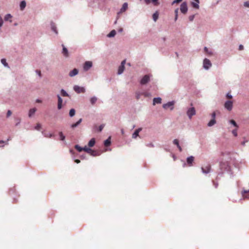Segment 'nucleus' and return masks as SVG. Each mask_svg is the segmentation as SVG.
Instances as JSON below:
<instances>
[{
    "instance_id": "nucleus-20",
    "label": "nucleus",
    "mask_w": 249,
    "mask_h": 249,
    "mask_svg": "<svg viewBox=\"0 0 249 249\" xmlns=\"http://www.w3.org/2000/svg\"><path fill=\"white\" fill-rule=\"evenodd\" d=\"M161 103V98L160 97H155L153 99V104L155 105L156 104H160Z\"/></svg>"
},
{
    "instance_id": "nucleus-42",
    "label": "nucleus",
    "mask_w": 249,
    "mask_h": 249,
    "mask_svg": "<svg viewBox=\"0 0 249 249\" xmlns=\"http://www.w3.org/2000/svg\"><path fill=\"white\" fill-rule=\"evenodd\" d=\"M151 2L154 6H158L160 4L159 0H151Z\"/></svg>"
},
{
    "instance_id": "nucleus-49",
    "label": "nucleus",
    "mask_w": 249,
    "mask_h": 249,
    "mask_svg": "<svg viewBox=\"0 0 249 249\" xmlns=\"http://www.w3.org/2000/svg\"><path fill=\"white\" fill-rule=\"evenodd\" d=\"M12 114V112L10 110H8L7 112L6 117L8 118L10 117Z\"/></svg>"
},
{
    "instance_id": "nucleus-52",
    "label": "nucleus",
    "mask_w": 249,
    "mask_h": 249,
    "mask_svg": "<svg viewBox=\"0 0 249 249\" xmlns=\"http://www.w3.org/2000/svg\"><path fill=\"white\" fill-rule=\"evenodd\" d=\"M211 116H212V119H215V117H216V113H215V112H213L212 113Z\"/></svg>"
},
{
    "instance_id": "nucleus-1",
    "label": "nucleus",
    "mask_w": 249,
    "mask_h": 249,
    "mask_svg": "<svg viewBox=\"0 0 249 249\" xmlns=\"http://www.w3.org/2000/svg\"><path fill=\"white\" fill-rule=\"evenodd\" d=\"M219 166L221 171L218 173V176H221L225 172L230 175L232 174L231 172V167L229 166V163L227 162H221Z\"/></svg>"
},
{
    "instance_id": "nucleus-57",
    "label": "nucleus",
    "mask_w": 249,
    "mask_h": 249,
    "mask_svg": "<svg viewBox=\"0 0 249 249\" xmlns=\"http://www.w3.org/2000/svg\"><path fill=\"white\" fill-rule=\"evenodd\" d=\"M125 63V60H124L123 61H122L120 66H124Z\"/></svg>"
},
{
    "instance_id": "nucleus-54",
    "label": "nucleus",
    "mask_w": 249,
    "mask_h": 249,
    "mask_svg": "<svg viewBox=\"0 0 249 249\" xmlns=\"http://www.w3.org/2000/svg\"><path fill=\"white\" fill-rule=\"evenodd\" d=\"M244 49V46L242 44L239 46V50H243Z\"/></svg>"
},
{
    "instance_id": "nucleus-39",
    "label": "nucleus",
    "mask_w": 249,
    "mask_h": 249,
    "mask_svg": "<svg viewBox=\"0 0 249 249\" xmlns=\"http://www.w3.org/2000/svg\"><path fill=\"white\" fill-rule=\"evenodd\" d=\"M12 18V16L10 14H7L5 16L4 19L5 21H8L9 19L11 18Z\"/></svg>"
},
{
    "instance_id": "nucleus-13",
    "label": "nucleus",
    "mask_w": 249,
    "mask_h": 249,
    "mask_svg": "<svg viewBox=\"0 0 249 249\" xmlns=\"http://www.w3.org/2000/svg\"><path fill=\"white\" fill-rule=\"evenodd\" d=\"M195 1H192L191 2V4L192 6L196 9H198L199 8V0H194Z\"/></svg>"
},
{
    "instance_id": "nucleus-51",
    "label": "nucleus",
    "mask_w": 249,
    "mask_h": 249,
    "mask_svg": "<svg viewBox=\"0 0 249 249\" xmlns=\"http://www.w3.org/2000/svg\"><path fill=\"white\" fill-rule=\"evenodd\" d=\"M41 127V125L39 124H37L36 126L35 127V129L36 130H39Z\"/></svg>"
},
{
    "instance_id": "nucleus-15",
    "label": "nucleus",
    "mask_w": 249,
    "mask_h": 249,
    "mask_svg": "<svg viewBox=\"0 0 249 249\" xmlns=\"http://www.w3.org/2000/svg\"><path fill=\"white\" fill-rule=\"evenodd\" d=\"M142 130V128H139L135 130L132 134V138L136 139L138 136L140 131Z\"/></svg>"
},
{
    "instance_id": "nucleus-8",
    "label": "nucleus",
    "mask_w": 249,
    "mask_h": 249,
    "mask_svg": "<svg viewBox=\"0 0 249 249\" xmlns=\"http://www.w3.org/2000/svg\"><path fill=\"white\" fill-rule=\"evenodd\" d=\"M196 109L194 107L189 108L187 111V114L190 119L192 118L193 116L196 114Z\"/></svg>"
},
{
    "instance_id": "nucleus-36",
    "label": "nucleus",
    "mask_w": 249,
    "mask_h": 249,
    "mask_svg": "<svg viewBox=\"0 0 249 249\" xmlns=\"http://www.w3.org/2000/svg\"><path fill=\"white\" fill-rule=\"evenodd\" d=\"M229 123H230L232 125H233L234 126H235L236 127V128H238L239 126L237 124V123H236V122L233 120H231L229 121Z\"/></svg>"
},
{
    "instance_id": "nucleus-61",
    "label": "nucleus",
    "mask_w": 249,
    "mask_h": 249,
    "mask_svg": "<svg viewBox=\"0 0 249 249\" xmlns=\"http://www.w3.org/2000/svg\"><path fill=\"white\" fill-rule=\"evenodd\" d=\"M175 3H178V1H177V0H174L172 2V5H173Z\"/></svg>"
},
{
    "instance_id": "nucleus-37",
    "label": "nucleus",
    "mask_w": 249,
    "mask_h": 249,
    "mask_svg": "<svg viewBox=\"0 0 249 249\" xmlns=\"http://www.w3.org/2000/svg\"><path fill=\"white\" fill-rule=\"evenodd\" d=\"M1 63L2 65L5 67H9L8 64L6 62V60L4 58H2L1 59Z\"/></svg>"
},
{
    "instance_id": "nucleus-59",
    "label": "nucleus",
    "mask_w": 249,
    "mask_h": 249,
    "mask_svg": "<svg viewBox=\"0 0 249 249\" xmlns=\"http://www.w3.org/2000/svg\"><path fill=\"white\" fill-rule=\"evenodd\" d=\"M142 95H143L145 97H147L148 96V93L147 92H142Z\"/></svg>"
},
{
    "instance_id": "nucleus-29",
    "label": "nucleus",
    "mask_w": 249,
    "mask_h": 249,
    "mask_svg": "<svg viewBox=\"0 0 249 249\" xmlns=\"http://www.w3.org/2000/svg\"><path fill=\"white\" fill-rule=\"evenodd\" d=\"M61 94L63 97H69V94L64 89L60 90Z\"/></svg>"
},
{
    "instance_id": "nucleus-2",
    "label": "nucleus",
    "mask_w": 249,
    "mask_h": 249,
    "mask_svg": "<svg viewBox=\"0 0 249 249\" xmlns=\"http://www.w3.org/2000/svg\"><path fill=\"white\" fill-rule=\"evenodd\" d=\"M84 151L93 157L100 155V153L99 152L93 150L89 147H87L86 146H85Z\"/></svg>"
},
{
    "instance_id": "nucleus-5",
    "label": "nucleus",
    "mask_w": 249,
    "mask_h": 249,
    "mask_svg": "<svg viewBox=\"0 0 249 249\" xmlns=\"http://www.w3.org/2000/svg\"><path fill=\"white\" fill-rule=\"evenodd\" d=\"M73 90L77 93H85L86 91L85 89L83 87H80L78 85H75L73 86Z\"/></svg>"
},
{
    "instance_id": "nucleus-32",
    "label": "nucleus",
    "mask_w": 249,
    "mask_h": 249,
    "mask_svg": "<svg viewBox=\"0 0 249 249\" xmlns=\"http://www.w3.org/2000/svg\"><path fill=\"white\" fill-rule=\"evenodd\" d=\"M159 18V13L156 11L153 15V19L154 21H156Z\"/></svg>"
},
{
    "instance_id": "nucleus-3",
    "label": "nucleus",
    "mask_w": 249,
    "mask_h": 249,
    "mask_svg": "<svg viewBox=\"0 0 249 249\" xmlns=\"http://www.w3.org/2000/svg\"><path fill=\"white\" fill-rule=\"evenodd\" d=\"M175 104V101H170L166 104H164L162 105V107L165 109H167V108H169L171 110H173L174 108Z\"/></svg>"
},
{
    "instance_id": "nucleus-21",
    "label": "nucleus",
    "mask_w": 249,
    "mask_h": 249,
    "mask_svg": "<svg viewBox=\"0 0 249 249\" xmlns=\"http://www.w3.org/2000/svg\"><path fill=\"white\" fill-rule=\"evenodd\" d=\"M26 6V2L25 0H22L20 2V4H19L20 10H21V11L25 9Z\"/></svg>"
},
{
    "instance_id": "nucleus-33",
    "label": "nucleus",
    "mask_w": 249,
    "mask_h": 249,
    "mask_svg": "<svg viewBox=\"0 0 249 249\" xmlns=\"http://www.w3.org/2000/svg\"><path fill=\"white\" fill-rule=\"evenodd\" d=\"M75 148L78 151V152H81L82 151L85 150V147H82L80 146L79 145L76 144L74 146Z\"/></svg>"
},
{
    "instance_id": "nucleus-27",
    "label": "nucleus",
    "mask_w": 249,
    "mask_h": 249,
    "mask_svg": "<svg viewBox=\"0 0 249 249\" xmlns=\"http://www.w3.org/2000/svg\"><path fill=\"white\" fill-rule=\"evenodd\" d=\"M95 143V140L94 138H92L88 142V145L89 147H93Z\"/></svg>"
},
{
    "instance_id": "nucleus-55",
    "label": "nucleus",
    "mask_w": 249,
    "mask_h": 249,
    "mask_svg": "<svg viewBox=\"0 0 249 249\" xmlns=\"http://www.w3.org/2000/svg\"><path fill=\"white\" fill-rule=\"evenodd\" d=\"M146 146L151 147H153L154 146V144L152 143H148L146 144Z\"/></svg>"
},
{
    "instance_id": "nucleus-4",
    "label": "nucleus",
    "mask_w": 249,
    "mask_h": 249,
    "mask_svg": "<svg viewBox=\"0 0 249 249\" xmlns=\"http://www.w3.org/2000/svg\"><path fill=\"white\" fill-rule=\"evenodd\" d=\"M180 10L181 12L185 14L188 11L187 3L186 1L183 2L180 6Z\"/></svg>"
},
{
    "instance_id": "nucleus-10",
    "label": "nucleus",
    "mask_w": 249,
    "mask_h": 249,
    "mask_svg": "<svg viewBox=\"0 0 249 249\" xmlns=\"http://www.w3.org/2000/svg\"><path fill=\"white\" fill-rule=\"evenodd\" d=\"M233 107V103L231 101H227L224 104V107L229 111H231Z\"/></svg>"
},
{
    "instance_id": "nucleus-45",
    "label": "nucleus",
    "mask_w": 249,
    "mask_h": 249,
    "mask_svg": "<svg viewBox=\"0 0 249 249\" xmlns=\"http://www.w3.org/2000/svg\"><path fill=\"white\" fill-rule=\"evenodd\" d=\"M237 128H236L232 130V133L233 134V135L234 136L236 137L237 136Z\"/></svg>"
},
{
    "instance_id": "nucleus-40",
    "label": "nucleus",
    "mask_w": 249,
    "mask_h": 249,
    "mask_svg": "<svg viewBox=\"0 0 249 249\" xmlns=\"http://www.w3.org/2000/svg\"><path fill=\"white\" fill-rule=\"evenodd\" d=\"M178 8H177L176 9H175V21H177V20L178 19Z\"/></svg>"
},
{
    "instance_id": "nucleus-11",
    "label": "nucleus",
    "mask_w": 249,
    "mask_h": 249,
    "mask_svg": "<svg viewBox=\"0 0 249 249\" xmlns=\"http://www.w3.org/2000/svg\"><path fill=\"white\" fill-rule=\"evenodd\" d=\"M211 168V167L210 164L207 165L205 167H201L202 172L203 174H208L210 172Z\"/></svg>"
},
{
    "instance_id": "nucleus-7",
    "label": "nucleus",
    "mask_w": 249,
    "mask_h": 249,
    "mask_svg": "<svg viewBox=\"0 0 249 249\" xmlns=\"http://www.w3.org/2000/svg\"><path fill=\"white\" fill-rule=\"evenodd\" d=\"M150 81V75L146 74L143 76L140 81V84L144 85L148 83Z\"/></svg>"
},
{
    "instance_id": "nucleus-19",
    "label": "nucleus",
    "mask_w": 249,
    "mask_h": 249,
    "mask_svg": "<svg viewBox=\"0 0 249 249\" xmlns=\"http://www.w3.org/2000/svg\"><path fill=\"white\" fill-rule=\"evenodd\" d=\"M51 27L52 30L55 33L56 35L58 34V31L57 30V28L56 25L53 22H51Z\"/></svg>"
},
{
    "instance_id": "nucleus-24",
    "label": "nucleus",
    "mask_w": 249,
    "mask_h": 249,
    "mask_svg": "<svg viewBox=\"0 0 249 249\" xmlns=\"http://www.w3.org/2000/svg\"><path fill=\"white\" fill-rule=\"evenodd\" d=\"M104 144L105 146H109L111 144V137H109L104 141Z\"/></svg>"
},
{
    "instance_id": "nucleus-48",
    "label": "nucleus",
    "mask_w": 249,
    "mask_h": 249,
    "mask_svg": "<svg viewBox=\"0 0 249 249\" xmlns=\"http://www.w3.org/2000/svg\"><path fill=\"white\" fill-rule=\"evenodd\" d=\"M244 6L246 7H249V1H246L244 2Z\"/></svg>"
},
{
    "instance_id": "nucleus-31",
    "label": "nucleus",
    "mask_w": 249,
    "mask_h": 249,
    "mask_svg": "<svg viewBox=\"0 0 249 249\" xmlns=\"http://www.w3.org/2000/svg\"><path fill=\"white\" fill-rule=\"evenodd\" d=\"M104 126H105V124H102L97 128V125H95L94 126V129L97 128L99 132H101L102 131L103 129L104 128Z\"/></svg>"
},
{
    "instance_id": "nucleus-44",
    "label": "nucleus",
    "mask_w": 249,
    "mask_h": 249,
    "mask_svg": "<svg viewBox=\"0 0 249 249\" xmlns=\"http://www.w3.org/2000/svg\"><path fill=\"white\" fill-rule=\"evenodd\" d=\"M173 142L174 144L176 145L177 147L179 145V142L178 139H174L173 141Z\"/></svg>"
},
{
    "instance_id": "nucleus-53",
    "label": "nucleus",
    "mask_w": 249,
    "mask_h": 249,
    "mask_svg": "<svg viewBox=\"0 0 249 249\" xmlns=\"http://www.w3.org/2000/svg\"><path fill=\"white\" fill-rule=\"evenodd\" d=\"M226 97L228 98L231 99L232 98V96L230 93H228L226 95Z\"/></svg>"
},
{
    "instance_id": "nucleus-58",
    "label": "nucleus",
    "mask_w": 249,
    "mask_h": 249,
    "mask_svg": "<svg viewBox=\"0 0 249 249\" xmlns=\"http://www.w3.org/2000/svg\"><path fill=\"white\" fill-rule=\"evenodd\" d=\"M213 185L214 186L215 188H216L218 186V183L217 182H214V181H213Z\"/></svg>"
},
{
    "instance_id": "nucleus-43",
    "label": "nucleus",
    "mask_w": 249,
    "mask_h": 249,
    "mask_svg": "<svg viewBox=\"0 0 249 249\" xmlns=\"http://www.w3.org/2000/svg\"><path fill=\"white\" fill-rule=\"evenodd\" d=\"M44 136L45 137L52 138L54 136V135L51 133H45Z\"/></svg>"
},
{
    "instance_id": "nucleus-62",
    "label": "nucleus",
    "mask_w": 249,
    "mask_h": 249,
    "mask_svg": "<svg viewBox=\"0 0 249 249\" xmlns=\"http://www.w3.org/2000/svg\"><path fill=\"white\" fill-rule=\"evenodd\" d=\"M75 162L76 163H79L80 162V160H79L76 159V160H75Z\"/></svg>"
},
{
    "instance_id": "nucleus-17",
    "label": "nucleus",
    "mask_w": 249,
    "mask_h": 249,
    "mask_svg": "<svg viewBox=\"0 0 249 249\" xmlns=\"http://www.w3.org/2000/svg\"><path fill=\"white\" fill-rule=\"evenodd\" d=\"M62 46L63 47L62 53H63V54L64 56H65L66 57H68L69 53H68V49L63 44L62 45Z\"/></svg>"
},
{
    "instance_id": "nucleus-47",
    "label": "nucleus",
    "mask_w": 249,
    "mask_h": 249,
    "mask_svg": "<svg viewBox=\"0 0 249 249\" xmlns=\"http://www.w3.org/2000/svg\"><path fill=\"white\" fill-rule=\"evenodd\" d=\"M195 18V15H193L189 17V19L190 21H193Z\"/></svg>"
},
{
    "instance_id": "nucleus-18",
    "label": "nucleus",
    "mask_w": 249,
    "mask_h": 249,
    "mask_svg": "<svg viewBox=\"0 0 249 249\" xmlns=\"http://www.w3.org/2000/svg\"><path fill=\"white\" fill-rule=\"evenodd\" d=\"M242 195L244 197L249 198V190L243 189L242 191Z\"/></svg>"
},
{
    "instance_id": "nucleus-22",
    "label": "nucleus",
    "mask_w": 249,
    "mask_h": 249,
    "mask_svg": "<svg viewBox=\"0 0 249 249\" xmlns=\"http://www.w3.org/2000/svg\"><path fill=\"white\" fill-rule=\"evenodd\" d=\"M36 111V109L35 107L30 109L29 111L28 116L30 118L32 117V116L35 113Z\"/></svg>"
},
{
    "instance_id": "nucleus-16",
    "label": "nucleus",
    "mask_w": 249,
    "mask_h": 249,
    "mask_svg": "<svg viewBox=\"0 0 249 249\" xmlns=\"http://www.w3.org/2000/svg\"><path fill=\"white\" fill-rule=\"evenodd\" d=\"M194 160V157L193 156H191L188 157L186 159L187 163L189 166H191L192 165L193 162Z\"/></svg>"
},
{
    "instance_id": "nucleus-50",
    "label": "nucleus",
    "mask_w": 249,
    "mask_h": 249,
    "mask_svg": "<svg viewBox=\"0 0 249 249\" xmlns=\"http://www.w3.org/2000/svg\"><path fill=\"white\" fill-rule=\"evenodd\" d=\"M36 72L40 77H41V73L40 71L37 70L36 71Z\"/></svg>"
},
{
    "instance_id": "nucleus-60",
    "label": "nucleus",
    "mask_w": 249,
    "mask_h": 249,
    "mask_svg": "<svg viewBox=\"0 0 249 249\" xmlns=\"http://www.w3.org/2000/svg\"><path fill=\"white\" fill-rule=\"evenodd\" d=\"M177 147L178 148L180 152H181L182 151V149L180 145L178 146Z\"/></svg>"
},
{
    "instance_id": "nucleus-41",
    "label": "nucleus",
    "mask_w": 249,
    "mask_h": 249,
    "mask_svg": "<svg viewBox=\"0 0 249 249\" xmlns=\"http://www.w3.org/2000/svg\"><path fill=\"white\" fill-rule=\"evenodd\" d=\"M142 95V92H140L139 91H137L136 92V98L137 99V100H139L140 98V96L141 95Z\"/></svg>"
},
{
    "instance_id": "nucleus-64",
    "label": "nucleus",
    "mask_w": 249,
    "mask_h": 249,
    "mask_svg": "<svg viewBox=\"0 0 249 249\" xmlns=\"http://www.w3.org/2000/svg\"><path fill=\"white\" fill-rule=\"evenodd\" d=\"M246 142H247V141H243V142H242L241 144L244 146V145H245V143Z\"/></svg>"
},
{
    "instance_id": "nucleus-28",
    "label": "nucleus",
    "mask_w": 249,
    "mask_h": 249,
    "mask_svg": "<svg viewBox=\"0 0 249 249\" xmlns=\"http://www.w3.org/2000/svg\"><path fill=\"white\" fill-rule=\"evenodd\" d=\"M124 66H120L119 67V68H118V75H120L122 73H123V72H124Z\"/></svg>"
},
{
    "instance_id": "nucleus-9",
    "label": "nucleus",
    "mask_w": 249,
    "mask_h": 249,
    "mask_svg": "<svg viewBox=\"0 0 249 249\" xmlns=\"http://www.w3.org/2000/svg\"><path fill=\"white\" fill-rule=\"evenodd\" d=\"M92 67V62L91 61H86L83 66V69L85 71H89Z\"/></svg>"
},
{
    "instance_id": "nucleus-26",
    "label": "nucleus",
    "mask_w": 249,
    "mask_h": 249,
    "mask_svg": "<svg viewBox=\"0 0 249 249\" xmlns=\"http://www.w3.org/2000/svg\"><path fill=\"white\" fill-rule=\"evenodd\" d=\"M216 122L215 119H212L208 123L207 125L209 127H211L216 124Z\"/></svg>"
},
{
    "instance_id": "nucleus-12",
    "label": "nucleus",
    "mask_w": 249,
    "mask_h": 249,
    "mask_svg": "<svg viewBox=\"0 0 249 249\" xmlns=\"http://www.w3.org/2000/svg\"><path fill=\"white\" fill-rule=\"evenodd\" d=\"M58 99L57 108L58 109H61L62 107L63 100L59 94L57 95Z\"/></svg>"
},
{
    "instance_id": "nucleus-14",
    "label": "nucleus",
    "mask_w": 249,
    "mask_h": 249,
    "mask_svg": "<svg viewBox=\"0 0 249 249\" xmlns=\"http://www.w3.org/2000/svg\"><path fill=\"white\" fill-rule=\"evenodd\" d=\"M78 70L75 68L73 69L72 71H70L69 74V75L70 77H73L75 75H76L78 73Z\"/></svg>"
},
{
    "instance_id": "nucleus-63",
    "label": "nucleus",
    "mask_w": 249,
    "mask_h": 249,
    "mask_svg": "<svg viewBox=\"0 0 249 249\" xmlns=\"http://www.w3.org/2000/svg\"><path fill=\"white\" fill-rule=\"evenodd\" d=\"M3 23V20L0 21V27H1L2 26Z\"/></svg>"
},
{
    "instance_id": "nucleus-23",
    "label": "nucleus",
    "mask_w": 249,
    "mask_h": 249,
    "mask_svg": "<svg viewBox=\"0 0 249 249\" xmlns=\"http://www.w3.org/2000/svg\"><path fill=\"white\" fill-rule=\"evenodd\" d=\"M82 119L81 118L77 122H76L75 124H72L71 125V127L72 128H74L76 127L77 126H78L80 124V123L82 122Z\"/></svg>"
},
{
    "instance_id": "nucleus-35",
    "label": "nucleus",
    "mask_w": 249,
    "mask_h": 249,
    "mask_svg": "<svg viewBox=\"0 0 249 249\" xmlns=\"http://www.w3.org/2000/svg\"><path fill=\"white\" fill-rule=\"evenodd\" d=\"M75 110L74 108H71L70 109L69 112V116L71 117H72L75 115Z\"/></svg>"
},
{
    "instance_id": "nucleus-25",
    "label": "nucleus",
    "mask_w": 249,
    "mask_h": 249,
    "mask_svg": "<svg viewBox=\"0 0 249 249\" xmlns=\"http://www.w3.org/2000/svg\"><path fill=\"white\" fill-rule=\"evenodd\" d=\"M128 8V4L127 2H124L123 3L122 7L120 9V12H124Z\"/></svg>"
},
{
    "instance_id": "nucleus-30",
    "label": "nucleus",
    "mask_w": 249,
    "mask_h": 249,
    "mask_svg": "<svg viewBox=\"0 0 249 249\" xmlns=\"http://www.w3.org/2000/svg\"><path fill=\"white\" fill-rule=\"evenodd\" d=\"M116 34V31L115 30H113L107 35V36L108 37H112L115 36Z\"/></svg>"
},
{
    "instance_id": "nucleus-56",
    "label": "nucleus",
    "mask_w": 249,
    "mask_h": 249,
    "mask_svg": "<svg viewBox=\"0 0 249 249\" xmlns=\"http://www.w3.org/2000/svg\"><path fill=\"white\" fill-rule=\"evenodd\" d=\"M144 1L146 4H149L151 2V0H144Z\"/></svg>"
},
{
    "instance_id": "nucleus-6",
    "label": "nucleus",
    "mask_w": 249,
    "mask_h": 249,
    "mask_svg": "<svg viewBox=\"0 0 249 249\" xmlns=\"http://www.w3.org/2000/svg\"><path fill=\"white\" fill-rule=\"evenodd\" d=\"M203 68L204 69L208 70L212 66V63L210 60L207 58H205L203 60Z\"/></svg>"
},
{
    "instance_id": "nucleus-46",
    "label": "nucleus",
    "mask_w": 249,
    "mask_h": 249,
    "mask_svg": "<svg viewBox=\"0 0 249 249\" xmlns=\"http://www.w3.org/2000/svg\"><path fill=\"white\" fill-rule=\"evenodd\" d=\"M204 51H205L206 53L210 54H213V52L212 51H209L208 50V49L207 48V47H205L204 48Z\"/></svg>"
},
{
    "instance_id": "nucleus-38",
    "label": "nucleus",
    "mask_w": 249,
    "mask_h": 249,
    "mask_svg": "<svg viewBox=\"0 0 249 249\" xmlns=\"http://www.w3.org/2000/svg\"><path fill=\"white\" fill-rule=\"evenodd\" d=\"M59 136L60 137V140L62 141H64L65 140V136L63 134L62 132H59Z\"/></svg>"
},
{
    "instance_id": "nucleus-34",
    "label": "nucleus",
    "mask_w": 249,
    "mask_h": 249,
    "mask_svg": "<svg viewBox=\"0 0 249 249\" xmlns=\"http://www.w3.org/2000/svg\"><path fill=\"white\" fill-rule=\"evenodd\" d=\"M97 98L95 96L92 97L90 99V102L91 105H93L96 102Z\"/></svg>"
}]
</instances>
